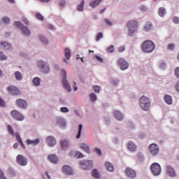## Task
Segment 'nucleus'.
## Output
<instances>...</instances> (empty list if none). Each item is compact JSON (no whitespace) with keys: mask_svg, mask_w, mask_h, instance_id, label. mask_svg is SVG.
Masks as SVG:
<instances>
[{"mask_svg":"<svg viewBox=\"0 0 179 179\" xmlns=\"http://www.w3.org/2000/svg\"><path fill=\"white\" fill-rule=\"evenodd\" d=\"M155 48L153 41L149 40L144 41L141 46L142 50L145 53L152 52Z\"/></svg>","mask_w":179,"mask_h":179,"instance_id":"f257e3e1","label":"nucleus"},{"mask_svg":"<svg viewBox=\"0 0 179 179\" xmlns=\"http://www.w3.org/2000/svg\"><path fill=\"white\" fill-rule=\"evenodd\" d=\"M127 27L129 29L128 34L131 37L134 36V33L136 31V29H138V22L135 20L129 21L127 23Z\"/></svg>","mask_w":179,"mask_h":179,"instance_id":"f03ea898","label":"nucleus"},{"mask_svg":"<svg viewBox=\"0 0 179 179\" xmlns=\"http://www.w3.org/2000/svg\"><path fill=\"white\" fill-rule=\"evenodd\" d=\"M140 106L142 110L144 111H148L149 107H150V102L149 101V98L146 96H141L140 99Z\"/></svg>","mask_w":179,"mask_h":179,"instance_id":"7ed1b4c3","label":"nucleus"},{"mask_svg":"<svg viewBox=\"0 0 179 179\" xmlns=\"http://www.w3.org/2000/svg\"><path fill=\"white\" fill-rule=\"evenodd\" d=\"M150 170L154 176H159L162 173V167L160 164L155 162L150 166Z\"/></svg>","mask_w":179,"mask_h":179,"instance_id":"20e7f679","label":"nucleus"},{"mask_svg":"<svg viewBox=\"0 0 179 179\" xmlns=\"http://www.w3.org/2000/svg\"><path fill=\"white\" fill-rule=\"evenodd\" d=\"M15 26L16 27H21V31H22V34L24 36H30V30H29V28L27 27L23 26V24L20 22H15Z\"/></svg>","mask_w":179,"mask_h":179,"instance_id":"39448f33","label":"nucleus"},{"mask_svg":"<svg viewBox=\"0 0 179 179\" xmlns=\"http://www.w3.org/2000/svg\"><path fill=\"white\" fill-rule=\"evenodd\" d=\"M80 166L83 170H90L93 167V162L92 161H82Z\"/></svg>","mask_w":179,"mask_h":179,"instance_id":"423d86ee","label":"nucleus"},{"mask_svg":"<svg viewBox=\"0 0 179 179\" xmlns=\"http://www.w3.org/2000/svg\"><path fill=\"white\" fill-rule=\"evenodd\" d=\"M62 73L64 75V78L62 80L63 86L64 89L71 92V85H69V83H68V80H66V71L65 70H62Z\"/></svg>","mask_w":179,"mask_h":179,"instance_id":"0eeeda50","label":"nucleus"},{"mask_svg":"<svg viewBox=\"0 0 179 179\" xmlns=\"http://www.w3.org/2000/svg\"><path fill=\"white\" fill-rule=\"evenodd\" d=\"M11 115L15 120H17V121H23V120H24V116L17 110H13Z\"/></svg>","mask_w":179,"mask_h":179,"instance_id":"6e6552de","label":"nucleus"},{"mask_svg":"<svg viewBox=\"0 0 179 179\" xmlns=\"http://www.w3.org/2000/svg\"><path fill=\"white\" fill-rule=\"evenodd\" d=\"M38 66L42 69L44 73H48V72H50V67H48L47 63H44L43 61L38 62Z\"/></svg>","mask_w":179,"mask_h":179,"instance_id":"1a4fd4ad","label":"nucleus"},{"mask_svg":"<svg viewBox=\"0 0 179 179\" xmlns=\"http://www.w3.org/2000/svg\"><path fill=\"white\" fill-rule=\"evenodd\" d=\"M16 162L20 166H26L27 164V159L22 155H18L17 156Z\"/></svg>","mask_w":179,"mask_h":179,"instance_id":"9d476101","label":"nucleus"},{"mask_svg":"<svg viewBox=\"0 0 179 179\" xmlns=\"http://www.w3.org/2000/svg\"><path fill=\"white\" fill-rule=\"evenodd\" d=\"M8 92L10 94H13V96H17L18 94H20V91L19 90V88L10 85L7 88Z\"/></svg>","mask_w":179,"mask_h":179,"instance_id":"9b49d317","label":"nucleus"},{"mask_svg":"<svg viewBox=\"0 0 179 179\" xmlns=\"http://www.w3.org/2000/svg\"><path fill=\"white\" fill-rule=\"evenodd\" d=\"M117 65L120 66V69L122 71H125V69H128L129 65L128 64V62L125 61V59L121 58L117 62Z\"/></svg>","mask_w":179,"mask_h":179,"instance_id":"f8f14e48","label":"nucleus"},{"mask_svg":"<svg viewBox=\"0 0 179 179\" xmlns=\"http://www.w3.org/2000/svg\"><path fill=\"white\" fill-rule=\"evenodd\" d=\"M150 152L152 156H156L159 153V146L157 144L152 143L149 147Z\"/></svg>","mask_w":179,"mask_h":179,"instance_id":"ddd939ff","label":"nucleus"},{"mask_svg":"<svg viewBox=\"0 0 179 179\" xmlns=\"http://www.w3.org/2000/svg\"><path fill=\"white\" fill-rule=\"evenodd\" d=\"M62 171L66 176H73V170L72 168L68 165H64L62 168Z\"/></svg>","mask_w":179,"mask_h":179,"instance_id":"4468645a","label":"nucleus"},{"mask_svg":"<svg viewBox=\"0 0 179 179\" xmlns=\"http://www.w3.org/2000/svg\"><path fill=\"white\" fill-rule=\"evenodd\" d=\"M125 173L129 178H135L136 177V172L134 171V169H131L130 168H127L125 170Z\"/></svg>","mask_w":179,"mask_h":179,"instance_id":"2eb2a0df","label":"nucleus"},{"mask_svg":"<svg viewBox=\"0 0 179 179\" xmlns=\"http://www.w3.org/2000/svg\"><path fill=\"white\" fill-rule=\"evenodd\" d=\"M16 104L20 108H26V107H27V102L23 99H17L16 101Z\"/></svg>","mask_w":179,"mask_h":179,"instance_id":"dca6fc26","label":"nucleus"},{"mask_svg":"<svg viewBox=\"0 0 179 179\" xmlns=\"http://www.w3.org/2000/svg\"><path fill=\"white\" fill-rule=\"evenodd\" d=\"M166 171L169 177H176V171L171 166H166Z\"/></svg>","mask_w":179,"mask_h":179,"instance_id":"f3484780","label":"nucleus"},{"mask_svg":"<svg viewBox=\"0 0 179 179\" xmlns=\"http://www.w3.org/2000/svg\"><path fill=\"white\" fill-rule=\"evenodd\" d=\"M47 143L49 145V146H55V145L57 143V141L53 136H48L46 139Z\"/></svg>","mask_w":179,"mask_h":179,"instance_id":"a211bd4d","label":"nucleus"},{"mask_svg":"<svg viewBox=\"0 0 179 179\" xmlns=\"http://www.w3.org/2000/svg\"><path fill=\"white\" fill-rule=\"evenodd\" d=\"M113 115L118 121H122V120L124 119V115H122V113L118 110H114Z\"/></svg>","mask_w":179,"mask_h":179,"instance_id":"6ab92c4d","label":"nucleus"},{"mask_svg":"<svg viewBox=\"0 0 179 179\" xmlns=\"http://www.w3.org/2000/svg\"><path fill=\"white\" fill-rule=\"evenodd\" d=\"M48 159L50 160V162H51V163H53L54 164L58 163V157L54 154L49 155Z\"/></svg>","mask_w":179,"mask_h":179,"instance_id":"aec40b11","label":"nucleus"},{"mask_svg":"<svg viewBox=\"0 0 179 179\" xmlns=\"http://www.w3.org/2000/svg\"><path fill=\"white\" fill-rule=\"evenodd\" d=\"M80 148L82 150H84V152H86V153H90V147H89L87 144L81 143L80 145Z\"/></svg>","mask_w":179,"mask_h":179,"instance_id":"412c9836","label":"nucleus"},{"mask_svg":"<svg viewBox=\"0 0 179 179\" xmlns=\"http://www.w3.org/2000/svg\"><path fill=\"white\" fill-rule=\"evenodd\" d=\"M27 145H33L34 146H36V145H38V143H40V139L38 138H36L35 140H30V139H28L27 141Z\"/></svg>","mask_w":179,"mask_h":179,"instance_id":"4be33fe9","label":"nucleus"},{"mask_svg":"<svg viewBox=\"0 0 179 179\" xmlns=\"http://www.w3.org/2000/svg\"><path fill=\"white\" fill-rule=\"evenodd\" d=\"M100 3H101V0H94L90 3V6H91V8H96L99 6Z\"/></svg>","mask_w":179,"mask_h":179,"instance_id":"5701e85b","label":"nucleus"},{"mask_svg":"<svg viewBox=\"0 0 179 179\" xmlns=\"http://www.w3.org/2000/svg\"><path fill=\"white\" fill-rule=\"evenodd\" d=\"M127 148L130 152H135L136 150V145L132 141L129 142Z\"/></svg>","mask_w":179,"mask_h":179,"instance_id":"b1692460","label":"nucleus"},{"mask_svg":"<svg viewBox=\"0 0 179 179\" xmlns=\"http://www.w3.org/2000/svg\"><path fill=\"white\" fill-rule=\"evenodd\" d=\"M105 166L106 168V170H108V171H114V166L113 165V164L107 162L105 164Z\"/></svg>","mask_w":179,"mask_h":179,"instance_id":"393cba45","label":"nucleus"},{"mask_svg":"<svg viewBox=\"0 0 179 179\" xmlns=\"http://www.w3.org/2000/svg\"><path fill=\"white\" fill-rule=\"evenodd\" d=\"M152 27H153V26L152 25V23L150 22H148L144 27V30L145 31H149L152 30Z\"/></svg>","mask_w":179,"mask_h":179,"instance_id":"a878e982","label":"nucleus"},{"mask_svg":"<svg viewBox=\"0 0 179 179\" xmlns=\"http://www.w3.org/2000/svg\"><path fill=\"white\" fill-rule=\"evenodd\" d=\"M164 101L167 104H173V99L169 95H166L164 97Z\"/></svg>","mask_w":179,"mask_h":179,"instance_id":"bb28decb","label":"nucleus"},{"mask_svg":"<svg viewBox=\"0 0 179 179\" xmlns=\"http://www.w3.org/2000/svg\"><path fill=\"white\" fill-rule=\"evenodd\" d=\"M1 48H4V50H10L11 48L10 44H9L8 42H1Z\"/></svg>","mask_w":179,"mask_h":179,"instance_id":"cd10ccee","label":"nucleus"},{"mask_svg":"<svg viewBox=\"0 0 179 179\" xmlns=\"http://www.w3.org/2000/svg\"><path fill=\"white\" fill-rule=\"evenodd\" d=\"M69 146V143L66 140H63L61 141V147L62 149H66Z\"/></svg>","mask_w":179,"mask_h":179,"instance_id":"c85d7f7f","label":"nucleus"},{"mask_svg":"<svg viewBox=\"0 0 179 179\" xmlns=\"http://www.w3.org/2000/svg\"><path fill=\"white\" fill-rule=\"evenodd\" d=\"M57 125H59V127H61L62 128H64L65 127V125H66V123L65 122V120L62 119H58Z\"/></svg>","mask_w":179,"mask_h":179,"instance_id":"c756f323","label":"nucleus"},{"mask_svg":"<svg viewBox=\"0 0 179 179\" xmlns=\"http://www.w3.org/2000/svg\"><path fill=\"white\" fill-rule=\"evenodd\" d=\"M14 75L17 80H22V79H23V76H22L20 71H15Z\"/></svg>","mask_w":179,"mask_h":179,"instance_id":"7c9ffc66","label":"nucleus"},{"mask_svg":"<svg viewBox=\"0 0 179 179\" xmlns=\"http://www.w3.org/2000/svg\"><path fill=\"white\" fill-rule=\"evenodd\" d=\"M16 139L17 142H19L20 145L22 146V148L24 149V144L23 143V141H22V138H20V135L19 134H15Z\"/></svg>","mask_w":179,"mask_h":179,"instance_id":"2f4dec72","label":"nucleus"},{"mask_svg":"<svg viewBox=\"0 0 179 179\" xmlns=\"http://www.w3.org/2000/svg\"><path fill=\"white\" fill-rule=\"evenodd\" d=\"M159 15L163 17L164 15H166V9L163 7L159 8L158 10Z\"/></svg>","mask_w":179,"mask_h":179,"instance_id":"473e14b6","label":"nucleus"},{"mask_svg":"<svg viewBox=\"0 0 179 179\" xmlns=\"http://www.w3.org/2000/svg\"><path fill=\"white\" fill-rule=\"evenodd\" d=\"M40 82H41V80L38 77H36L33 79L34 86H40Z\"/></svg>","mask_w":179,"mask_h":179,"instance_id":"72a5a7b5","label":"nucleus"},{"mask_svg":"<svg viewBox=\"0 0 179 179\" xmlns=\"http://www.w3.org/2000/svg\"><path fill=\"white\" fill-rule=\"evenodd\" d=\"M92 177H94V178H100V174L97 169H94L92 171Z\"/></svg>","mask_w":179,"mask_h":179,"instance_id":"f704fd0d","label":"nucleus"},{"mask_svg":"<svg viewBox=\"0 0 179 179\" xmlns=\"http://www.w3.org/2000/svg\"><path fill=\"white\" fill-rule=\"evenodd\" d=\"M65 58L69 59L71 58V50L69 48H66L65 50Z\"/></svg>","mask_w":179,"mask_h":179,"instance_id":"c9c22d12","label":"nucleus"},{"mask_svg":"<svg viewBox=\"0 0 179 179\" xmlns=\"http://www.w3.org/2000/svg\"><path fill=\"white\" fill-rule=\"evenodd\" d=\"M83 8H85V1L83 0L81 3L78 6V10L82 12L83 10Z\"/></svg>","mask_w":179,"mask_h":179,"instance_id":"e433bc0d","label":"nucleus"},{"mask_svg":"<svg viewBox=\"0 0 179 179\" xmlns=\"http://www.w3.org/2000/svg\"><path fill=\"white\" fill-rule=\"evenodd\" d=\"M39 38H40L41 41H42V43H43L45 45H47V44H48V40H47V38H44L43 36V35H40Z\"/></svg>","mask_w":179,"mask_h":179,"instance_id":"4c0bfd02","label":"nucleus"},{"mask_svg":"<svg viewBox=\"0 0 179 179\" xmlns=\"http://www.w3.org/2000/svg\"><path fill=\"white\" fill-rule=\"evenodd\" d=\"M78 128H79L78 133L76 136L77 139H79V138H80V135L82 134V128H83V126L82 124H79Z\"/></svg>","mask_w":179,"mask_h":179,"instance_id":"58836bf2","label":"nucleus"},{"mask_svg":"<svg viewBox=\"0 0 179 179\" xmlns=\"http://www.w3.org/2000/svg\"><path fill=\"white\" fill-rule=\"evenodd\" d=\"M90 99L91 101H96V100H97V96H96L94 93H92L90 95Z\"/></svg>","mask_w":179,"mask_h":179,"instance_id":"ea45409f","label":"nucleus"},{"mask_svg":"<svg viewBox=\"0 0 179 179\" xmlns=\"http://www.w3.org/2000/svg\"><path fill=\"white\" fill-rule=\"evenodd\" d=\"M2 22L4 23V24H9L10 22V19H9L8 17H4L2 19Z\"/></svg>","mask_w":179,"mask_h":179,"instance_id":"a19ab883","label":"nucleus"},{"mask_svg":"<svg viewBox=\"0 0 179 179\" xmlns=\"http://www.w3.org/2000/svg\"><path fill=\"white\" fill-rule=\"evenodd\" d=\"M36 19H38V20H41V21L44 20V17L39 13H37L36 14Z\"/></svg>","mask_w":179,"mask_h":179,"instance_id":"79ce46f5","label":"nucleus"},{"mask_svg":"<svg viewBox=\"0 0 179 179\" xmlns=\"http://www.w3.org/2000/svg\"><path fill=\"white\" fill-rule=\"evenodd\" d=\"M7 59H8V57L3 55V52H0V61H5Z\"/></svg>","mask_w":179,"mask_h":179,"instance_id":"37998d69","label":"nucleus"},{"mask_svg":"<svg viewBox=\"0 0 179 179\" xmlns=\"http://www.w3.org/2000/svg\"><path fill=\"white\" fill-rule=\"evenodd\" d=\"M93 89L95 93H100V87L99 85H94Z\"/></svg>","mask_w":179,"mask_h":179,"instance_id":"c03bdc74","label":"nucleus"},{"mask_svg":"<svg viewBox=\"0 0 179 179\" xmlns=\"http://www.w3.org/2000/svg\"><path fill=\"white\" fill-rule=\"evenodd\" d=\"M175 47H176V45H174V43H169L168 45V50L173 51V50H174Z\"/></svg>","mask_w":179,"mask_h":179,"instance_id":"a18cd8bd","label":"nucleus"},{"mask_svg":"<svg viewBox=\"0 0 179 179\" xmlns=\"http://www.w3.org/2000/svg\"><path fill=\"white\" fill-rule=\"evenodd\" d=\"M8 132H9V134H10V135H15V132L13 131V129L10 127V125L8 126Z\"/></svg>","mask_w":179,"mask_h":179,"instance_id":"49530a36","label":"nucleus"},{"mask_svg":"<svg viewBox=\"0 0 179 179\" xmlns=\"http://www.w3.org/2000/svg\"><path fill=\"white\" fill-rule=\"evenodd\" d=\"M60 111L62 113H69V109H68L66 107H62L61 108Z\"/></svg>","mask_w":179,"mask_h":179,"instance_id":"de8ad7c7","label":"nucleus"},{"mask_svg":"<svg viewBox=\"0 0 179 179\" xmlns=\"http://www.w3.org/2000/svg\"><path fill=\"white\" fill-rule=\"evenodd\" d=\"M100 38H103V33L99 32L98 35L96 36V40L99 41Z\"/></svg>","mask_w":179,"mask_h":179,"instance_id":"09e8293b","label":"nucleus"},{"mask_svg":"<svg viewBox=\"0 0 179 179\" xmlns=\"http://www.w3.org/2000/svg\"><path fill=\"white\" fill-rule=\"evenodd\" d=\"M108 52H114V45H110L107 48Z\"/></svg>","mask_w":179,"mask_h":179,"instance_id":"8fccbe9b","label":"nucleus"},{"mask_svg":"<svg viewBox=\"0 0 179 179\" xmlns=\"http://www.w3.org/2000/svg\"><path fill=\"white\" fill-rule=\"evenodd\" d=\"M173 22L176 24H178V23H179V17H174L173 19Z\"/></svg>","mask_w":179,"mask_h":179,"instance_id":"3c124183","label":"nucleus"},{"mask_svg":"<svg viewBox=\"0 0 179 179\" xmlns=\"http://www.w3.org/2000/svg\"><path fill=\"white\" fill-rule=\"evenodd\" d=\"M94 152L96 153V155H99V156H101V150L99 148H95Z\"/></svg>","mask_w":179,"mask_h":179,"instance_id":"603ef678","label":"nucleus"},{"mask_svg":"<svg viewBox=\"0 0 179 179\" xmlns=\"http://www.w3.org/2000/svg\"><path fill=\"white\" fill-rule=\"evenodd\" d=\"M76 156L78 157V159H82V157H83V155L82 153H80V152H76Z\"/></svg>","mask_w":179,"mask_h":179,"instance_id":"864d4df0","label":"nucleus"},{"mask_svg":"<svg viewBox=\"0 0 179 179\" xmlns=\"http://www.w3.org/2000/svg\"><path fill=\"white\" fill-rule=\"evenodd\" d=\"M175 75L176 78H179V67L175 69Z\"/></svg>","mask_w":179,"mask_h":179,"instance_id":"5fc2aeb1","label":"nucleus"},{"mask_svg":"<svg viewBox=\"0 0 179 179\" xmlns=\"http://www.w3.org/2000/svg\"><path fill=\"white\" fill-rule=\"evenodd\" d=\"M43 178L44 179H50L51 178L50 177V175L48 174V172H45V175H43Z\"/></svg>","mask_w":179,"mask_h":179,"instance_id":"6e6d98bb","label":"nucleus"},{"mask_svg":"<svg viewBox=\"0 0 179 179\" xmlns=\"http://www.w3.org/2000/svg\"><path fill=\"white\" fill-rule=\"evenodd\" d=\"M104 22L108 24V26H112L113 25V22H111L110 20H108V19H105Z\"/></svg>","mask_w":179,"mask_h":179,"instance_id":"4d7b16f0","label":"nucleus"},{"mask_svg":"<svg viewBox=\"0 0 179 179\" xmlns=\"http://www.w3.org/2000/svg\"><path fill=\"white\" fill-rule=\"evenodd\" d=\"M22 22H24L27 26H29V20L26 19V17H22Z\"/></svg>","mask_w":179,"mask_h":179,"instance_id":"13d9d810","label":"nucleus"},{"mask_svg":"<svg viewBox=\"0 0 179 179\" xmlns=\"http://www.w3.org/2000/svg\"><path fill=\"white\" fill-rule=\"evenodd\" d=\"M125 51V47L124 46H120L119 48V52H124Z\"/></svg>","mask_w":179,"mask_h":179,"instance_id":"bf43d9fd","label":"nucleus"},{"mask_svg":"<svg viewBox=\"0 0 179 179\" xmlns=\"http://www.w3.org/2000/svg\"><path fill=\"white\" fill-rule=\"evenodd\" d=\"M0 106H1V107L5 106V102L1 98H0Z\"/></svg>","mask_w":179,"mask_h":179,"instance_id":"052dcab7","label":"nucleus"},{"mask_svg":"<svg viewBox=\"0 0 179 179\" xmlns=\"http://www.w3.org/2000/svg\"><path fill=\"white\" fill-rule=\"evenodd\" d=\"M96 58L99 62H103V59L101 57L96 56Z\"/></svg>","mask_w":179,"mask_h":179,"instance_id":"680f3d73","label":"nucleus"},{"mask_svg":"<svg viewBox=\"0 0 179 179\" xmlns=\"http://www.w3.org/2000/svg\"><path fill=\"white\" fill-rule=\"evenodd\" d=\"M13 148H14V149H17V148H19V144H17V143H15V144L13 145Z\"/></svg>","mask_w":179,"mask_h":179,"instance_id":"e2e57ef3","label":"nucleus"},{"mask_svg":"<svg viewBox=\"0 0 179 179\" xmlns=\"http://www.w3.org/2000/svg\"><path fill=\"white\" fill-rule=\"evenodd\" d=\"M176 90H177L178 92H179V81H178V83L176 84Z\"/></svg>","mask_w":179,"mask_h":179,"instance_id":"0e129e2a","label":"nucleus"},{"mask_svg":"<svg viewBox=\"0 0 179 179\" xmlns=\"http://www.w3.org/2000/svg\"><path fill=\"white\" fill-rule=\"evenodd\" d=\"M141 10H143V12H145V10H146V7H145V6H141Z\"/></svg>","mask_w":179,"mask_h":179,"instance_id":"69168bd1","label":"nucleus"},{"mask_svg":"<svg viewBox=\"0 0 179 179\" xmlns=\"http://www.w3.org/2000/svg\"><path fill=\"white\" fill-rule=\"evenodd\" d=\"M48 29H50V30H54V26H52V25H48Z\"/></svg>","mask_w":179,"mask_h":179,"instance_id":"338daca9","label":"nucleus"},{"mask_svg":"<svg viewBox=\"0 0 179 179\" xmlns=\"http://www.w3.org/2000/svg\"><path fill=\"white\" fill-rule=\"evenodd\" d=\"M59 5L60 6H64V5H65V1H61Z\"/></svg>","mask_w":179,"mask_h":179,"instance_id":"774afa93","label":"nucleus"}]
</instances>
